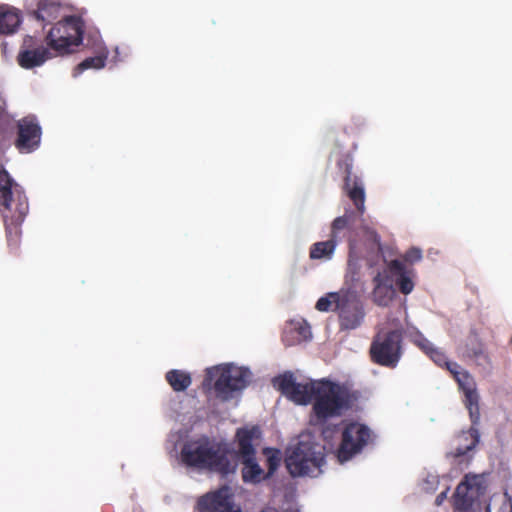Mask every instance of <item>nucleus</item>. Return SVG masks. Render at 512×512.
I'll return each instance as SVG.
<instances>
[{
	"instance_id": "1",
	"label": "nucleus",
	"mask_w": 512,
	"mask_h": 512,
	"mask_svg": "<svg viewBox=\"0 0 512 512\" xmlns=\"http://www.w3.org/2000/svg\"><path fill=\"white\" fill-rule=\"evenodd\" d=\"M231 454L229 444L202 436L186 441L181 448L180 458L187 467L227 477L234 474L238 466L235 459H230Z\"/></svg>"
},
{
	"instance_id": "2",
	"label": "nucleus",
	"mask_w": 512,
	"mask_h": 512,
	"mask_svg": "<svg viewBox=\"0 0 512 512\" xmlns=\"http://www.w3.org/2000/svg\"><path fill=\"white\" fill-rule=\"evenodd\" d=\"M315 308L320 312H337L340 331L359 328L366 315L362 301L349 289L326 294L318 299Z\"/></svg>"
},
{
	"instance_id": "3",
	"label": "nucleus",
	"mask_w": 512,
	"mask_h": 512,
	"mask_svg": "<svg viewBox=\"0 0 512 512\" xmlns=\"http://www.w3.org/2000/svg\"><path fill=\"white\" fill-rule=\"evenodd\" d=\"M349 406V392L345 387L328 379L317 382L312 406L317 424H324L331 418L340 417Z\"/></svg>"
},
{
	"instance_id": "4",
	"label": "nucleus",
	"mask_w": 512,
	"mask_h": 512,
	"mask_svg": "<svg viewBox=\"0 0 512 512\" xmlns=\"http://www.w3.org/2000/svg\"><path fill=\"white\" fill-rule=\"evenodd\" d=\"M324 463V447L317 443L300 441L287 450L285 464L293 477H316Z\"/></svg>"
},
{
	"instance_id": "5",
	"label": "nucleus",
	"mask_w": 512,
	"mask_h": 512,
	"mask_svg": "<svg viewBox=\"0 0 512 512\" xmlns=\"http://www.w3.org/2000/svg\"><path fill=\"white\" fill-rule=\"evenodd\" d=\"M84 29V22L79 16H64L48 32L47 45L60 55L70 53L72 47L82 43Z\"/></svg>"
},
{
	"instance_id": "6",
	"label": "nucleus",
	"mask_w": 512,
	"mask_h": 512,
	"mask_svg": "<svg viewBox=\"0 0 512 512\" xmlns=\"http://www.w3.org/2000/svg\"><path fill=\"white\" fill-rule=\"evenodd\" d=\"M250 372L246 368L232 364L215 366L206 370L205 382H214V390L218 397L228 400L234 392L244 389L249 381Z\"/></svg>"
},
{
	"instance_id": "7",
	"label": "nucleus",
	"mask_w": 512,
	"mask_h": 512,
	"mask_svg": "<svg viewBox=\"0 0 512 512\" xmlns=\"http://www.w3.org/2000/svg\"><path fill=\"white\" fill-rule=\"evenodd\" d=\"M369 355L374 364L396 368L403 355V332L395 329L378 333L371 342Z\"/></svg>"
},
{
	"instance_id": "8",
	"label": "nucleus",
	"mask_w": 512,
	"mask_h": 512,
	"mask_svg": "<svg viewBox=\"0 0 512 512\" xmlns=\"http://www.w3.org/2000/svg\"><path fill=\"white\" fill-rule=\"evenodd\" d=\"M28 210V200L21 188H16V193L0 202V212L4 220L9 245L18 246L21 235L20 226L28 214Z\"/></svg>"
},
{
	"instance_id": "9",
	"label": "nucleus",
	"mask_w": 512,
	"mask_h": 512,
	"mask_svg": "<svg viewBox=\"0 0 512 512\" xmlns=\"http://www.w3.org/2000/svg\"><path fill=\"white\" fill-rule=\"evenodd\" d=\"M373 433L369 427L359 422H350L342 431L337 458L343 463L360 453L372 441Z\"/></svg>"
},
{
	"instance_id": "10",
	"label": "nucleus",
	"mask_w": 512,
	"mask_h": 512,
	"mask_svg": "<svg viewBox=\"0 0 512 512\" xmlns=\"http://www.w3.org/2000/svg\"><path fill=\"white\" fill-rule=\"evenodd\" d=\"M337 169L343 177V190L353 202L357 211L363 214L365 211V190L360 177L352 173L353 157L345 153L337 159Z\"/></svg>"
},
{
	"instance_id": "11",
	"label": "nucleus",
	"mask_w": 512,
	"mask_h": 512,
	"mask_svg": "<svg viewBox=\"0 0 512 512\" xmlns=\"http://www.w3.org/2000/svg\"><path fill=\"white\" fill-rule=\"evenodd\" d=\"M273 385L286 398L298 405L311 403L317 388V382L297 383L291 372L275 377Z\"/></svg>"
},
{
	"instance_id": "12",
	"label": "nucleus",
	"mask_w": 512,
	"mask_h": 512,
	"mask_svg": "<svg viewBox=\"0 0 512 512\" xmlns=\"http://www.w3.org/2000/svg\"><path fill=\"white\" fill-rule=\"evenodd\" d=\"M449 371L458 383L460 389L464 393V404L470 416L471 423L479 424L480 421V407H479V394L476 389V383L473 377L457 363L449 365Z\"/></svg>"
},
{
	"instance_id": "13",
	"label": "nucleus",
	"mask_w": 512,
	"mask_h": 512,
	"mask_svg": "<svg viewBox=\"0 0 512 512\" xmlns=\"http://www.w3.org/2000/svg\"><path fill=\"white\" fill-rule=\"evenodd\" d=\"M18 136L15 147L21 153H30L39 147L41 140V127L33 116L20 119L17 123Z\"/></svg>"
},
{
	"instance_id": "14",
	"label": "nucleus",
	"mask_w": 512,
	"mask_h": 512,
	"mask_svg": "<svg viewBox=\"0 0 512 512\" xmlns=\"http://www.w3.org/2000/svg\"><path fill=\"white\" fill-rule=\"evenodd\" d=\"M25 8L28 15L45 26L62 17L64 3L63 0H25Z\"/></svg>"
},
{
	"instance_id": "15",
	"label": "nucleus",
	"mask_w": 512,
	"mask_h": 512,
	"mask_svg": "<svg viewBox=\"0 0 512 512\" xmlns=\"http://www.w3.org/2000/svg\"><path fill=\"white\" fill-rule=\"evenodd\" d=\"M199 512H237L234 509V496L228 486L207 493L198 501Z\"/></svg>"
},
{
	"instance_id": "16",
	"label": "nucleus",
	"mask_w": 512,
	"mask_h": 512,
	"mask_svg": "<svg viewBox=\"0 0 512 512\" xmlns=\"http://www.w3.org/2000/svg\"><path fill=\"white\" fill-rule=\"evenodd\" d=\"M384 273L389 275L391 283L394 282L402 294L408 295L413 291L416 273L413 268H408L403 261L399 259L391 260L387 264Z\"/></svg>"
},
{
	"instance_id": "17",
	"label": "nucleus",
	"mask_w": 512,
	"mask_h": 512,
	"mask_svg": "<svg viewBox=\"0 0 512 512\" xmlns=\"http://www.w3.org/2000/svg\"><path fill=\"white\" fill-rule=\"evenodd\" d=\"M34 38L27 36L17 56L18 64L24 69H32L41 66L52 57L49 48L44 46L33 47Z\"/></svg>"
},
{
	"instance_id": "18",
	"label": "nucleus",
	"mask_w": 512,
	"mask_h": 512,
	"mask_svg": "<svg viewBox=\"0 0 512 512\" xmlns=\"http://www.w3.org/2000/svg\"><path fill=\"white\" fill-rule=\"evenodd\" d=\"M259 437L260 429L257 426L238 428L235 434L237 450L235 452L232 450L231 455L234 454L239 460L256 456L254 441Z\"/></svg>"
},
{
	"instance_id": "19",
	"label": "nucleus",
	"mask_w": 512,
	"mask_h": 512,
	"mask_svg": "<svg viewBox=\"0 0 512 512\" xmlns=\"http://www.w3.org/2000/svg\"><path fill=\"white\" fill-rule=\"evenodd\" d=\"M374 288L372 300L377 306L387 307L396 295V290L389 279V275L378 272L373 278Z\"/></svg>"
},
{
	"instance_id": "20",
	"label": "nucleus",
	"mask_w": 512,
	"mask_h": 512,
	"mask_svg": "<svg viewBox=\"0 0 512 512\" xmlns=\"http://www.w3.org/2000/svg\"><path fill=\"white\" fill-rule=\"evenodd\" d=\"M478 424H473L467 431H461L455 438L456 446L450 455L457 459L465 456L472 451L480 441V433L477 428Z\"/></svg>"
},
{
	"instance_id": "21",
	"label": "nucleus",
	"mask_w": 512,
	"mask_h": 512,
	"mask_svg": "<svg viewBox=\"0 0 512 512\" xmlns=\"http://www.w3.org/2000/svg\"><path fill=\"white\" fill-rule=\"evenodd\" d=\"M453 499L455 509L461 512H467L472 508L475 493L472 485L468 481V476L456 487Z\"/></svg>"
},
{
	"instance_id": "22",
	"label": "nucleus",
	"mask_w": 512,
	"mask_h": 512,
	"mask_svg": "<svg viewBox=\"0 0 512 512\" xmlns=\"http://www.w3.org/2000/svg\"><path fill=\"white\" fill-rule=\"evenodd\" d=\"M243 467L241 476L244 483L259 484L267 480L265 471L261 468L256 460V456L240 460Z\"/></svg>"
},
{
	"instance_id": "23",
	"label": "nucleus",
	"mask_w": 512,
	"mask_h": 512,
	"mask_svg": "<svg viewBox=\"0 0 512 512\" xmlns=\"http://www.w3.org/2000/svg\"><path fill=\"white\" fill-rule=\"evenodd\" d=\"M20 23V16L15 9L6 5H0V35L14 33Z\"/></svg>"
},
{
	"instance_id": "24",
	"label": "nucleus",
	"mask_w": 512,
	"mask_h": 512,
	"mask_svg": "<svg viewBox=\"0 0 512 512\" xmlns=\"http://www.w3.org/2000/svg\"><path fill=\"white\" fill-rule=\"evenodd\" d=\"M351 215L344 214L343 216L337 217L331 224L330 241H334L335 246L338 245L351 229Z\"/></svg>"
},
{
	"instance_id": "25",
	"label": "nucleus",
	"mask_w": 512,
	"mask_h": 512,
	"mask_svg": "<svg viewBox=\"0 0 512 512\" xmlns=\"http://www.w3.org/2000/svg\"><path fill=\"white\" fill-rule=\"evenodd\" d=\"M165 378L175 392L185 391L192 383L189 373L177 369L168 371Z\"/></svg>"
},
{
	"instance_id": "26",
	"label": "nucleus",
	"mask_w": 512,
	"mask_h": 512,
	"mask_svg": "<svg viewBox=\"0 0 512 512\" xmlns=\"http://www.w3.org/2000/svg\"><path fill=\"white\" fill-rule=\"evenodd\" d=\"M336 246L334 241L329 239L326 241L316 242L309 249V257L311 260H330L332 259Z\"/></svg>"
},
{
	"instance_id": "27",
	"label": "nucleus",
	"mask_w": 512,
	"mask_h": 512,
	"mask_svg": "<svg viewBox=\"0 0 512 512\" xmlns=\"http://www.w3.org/2000/svg\"><path fill=\"white\" fill-rule=\"evenodd\" d=\"M108 57V51H104L96 56L88 57L85 60H83L81 63H79L76 68L74 75L77 76L78 74L82 73L83 71L93 68V69H101L105 66L106 60Z\"/></svg>"
},
{
	"instance_id": "28",
	"label": "nucleus",
	"mask_w": 512,
	"mask_h": 512,
	"mask_svg": "<svg viewBox=\"0 0 512 512\" xmlns=\"http://www.w3.org/2000/svg\"><path fill=\"white\" fill-rule=\"evenodd\" d=\"M16 188H20L19 185L4 168H0V202L16 193Z\"/></svg>"
},
{
	"instance_id": "29",
	"label": "nucleus",
	"mask_w": 512,
	"mask_h": 512,
	"mask_svg": "<svg viewBox=\"0 0 512 512\" xmlns=\"http://www.w3.org/2000/svg\"><path fill=\"white\" fill-rule=\"evenodd\" d=\"M264 454L267 456L266 462H267V472L266 477L271 478L281 463V455L279 450L272 449V448H266L264 449Z\"/></svg>"
},
{
	"instance_id": "30",
	"label": "nucleus",
	"mask_w": 512,
	"mask_h": 512,
	"mask_svg": "<svg viewBox=\"0 0 512 512\" xmlns=\"http://www.w3.org/2000/svg\"><path fill=\"white\" fill-rule=\"evenodd\" d=\"M293 331L297 334V341H304L311 338V329L306 322H297L293 324Z\"/></svg>"
},
{
	"instance_id": "31",
	"label": "nucleus",
	"mask_w": 512,
	"mask_h": 512,
	"mask_svg": "<svg viewBox=\"0 0 512 512\" xmlns=\"http://www.w3.org/2000/svg\"><path fill=\"white\" fill-rule=\"evenodd\" d=\"M438 366H446L449 370V365L453 364L454 362H449L446 358V355L439 349L435 348L431 353L428 355Z\"/></svg>"
},
{
	"instance_id": "32",
	"label": "nucleus",
	"mask_w": 512,
	"mask_h": 512,
	"mask_svg": "<svg viewBox=\"0 0 512 512\" xmlns=\"http://www.w3.org/2000/svg\"><path fill=\"white\" fill-rule=\"evenodd\" d=\"M403 259L405 262L414 264L422 259V251L419 248L412 247L405 252Z\"/></svg>"
},
{
	"instance_id": "33",
	"label": "nucleus",
	"mask_w": 512,
	"mask_h": 512,
	"mask_svg": "<svg viewBox=\"0 0 512 512\" xmlns=\"http://www.w3.org/2000/svg\"><path fill=\"white\" fill-rule=\"evenodd\" d=\"M417 345L427 354L429 355L431 351H433L436 347L426 338L420 337L417 341Z\"/></svg>"
},
{
	"instance_id": "34",
	"label": "nucleus",
	"mask_w": 512,
	"mask_h": 512,
	"mask_svg": "<svg viewBox=\"0 0 512 512\" xmlns=\"http://www.w3.org/2000/svg\"><path fill=\"white\" fill-rule=\"evenodd\" d=\"M349 263H351L353 260H357V256L355 254V241L352 239H349Z\"/></svg>"
},
{
	"instance_id": "35",
	"label": "nucleus",
	"mask_w": 512,
	"mask_h": 512,
	"mask_svg": "<svg viewBox=\"0 0 512 512\" xmlns=\"http://www.w3.org/2000/svg\"><path fill=\"white\" fill-rule=\"evenodd\" d=\"M446 497V492H442L440 493L437 498H436V503L439 505L442 503V501L445 499Z\"/></svg>"
},
{
	"instance_id": "36",
	"label": "nucleus",
	"mask_w": 512,
	"mask_h": 512,
	"mask_svg": "<svg viewBox=\"0 0 512 512\" xmlns=\"http://www.w3.org/2000/svg\"><path fill=\"white\" fill-rule=\"evenodd\" d=\"M260 512H279V511L274 507H266L263 510H261Z\"/></svg>"
},
{
	"instance_id": "37",
	"label": "nucleus",
	"mask_w": 512,
	"mask_h": 512,
	"mask_svg": "<svg viewBox=\"0 0 512 512\" xmlns=\"http://www.w3.org/2000/svg\"><path fill=\"white\" fill-rule=\"evenodd\" d=\"M480 353H481V349H479V350H474V351H473V355H474V356H477V355H479Z\"/></svg>"
}]
</instances>
